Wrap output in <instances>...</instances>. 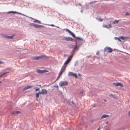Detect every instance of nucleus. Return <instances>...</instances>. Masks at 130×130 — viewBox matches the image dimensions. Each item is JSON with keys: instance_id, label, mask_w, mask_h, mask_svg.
<instances>
[{"instance_id": "f257e3e1", "label": "nucleus", "mask_w": 130, "mask_h": 130, "mask_svg": "<svg viewBox=\"0 0 130 130\" xmlns=\"http://www.w3.org/2000/svg\"><path fill=\"white\" fill-rule=\"evenodd\" d=\"M43 58L49 59V58L48 57L45 55H41L37 57H35L34 58V59L36 60Z\"/></svg>"}, {"instance_id": "f03ea898", "label": "nucleus", "mask_w": 130, "mask_h": 130, "mask_svg": "<svg viewBox=\"0 0 130 130\" xmlns=\"http://www.w3.org/2000/svg\"><path fill=\"white\" fill-rule=\"evenodd\" d=\"M68 84V82L67 81H61L59 84V85L60 87L63 86H67Z\"/></svg>"}, {"instance_id": "7ed1b4c3", "label": "nucleus", "mask_w": 130, "mask_h": 130, "mask_svg": "<svg viewBox=\"0 0 130 130\" xmlns=\"http://www.w3.org/2000/svg\"><path fill=\"white\" fill-rule=\"evenodd\" d=\"M104 51L107 53H111L112 51V49L109 47H106L104 48Z\"/></svg>"}, {"instance_id": "20e7f679", "label": "nucleus", "mask_w": 130, "mask_h": 130, "mask_svg": "<svg viewBox=\"0 0 130 130\" xmlns=\"http://www.w3.org/2000/svg\"><path fill=\"white\" fill-rule=\"evenodd\" d=\"M72 57V55L70 56L64 63L65 65L68 64L70 61Z\"/></svg>"}, {"instance_id": "39448f33", "label": "nucleus", "mask_w": 130, "mask_h": 130, "mask_svg": "<svg viewBox=\"0 0 130 130\" xmlns=\"http://www.w3.org/2000/svg\"><path fill=\"white\" fill-rule=\"evenodd\" d=\"M113 84L116 86H120L121 87H123L122 84L120 83H113Z\"/></svg>"}, {"instance_id": "423d86ee", "label": "nucleus", "mask_w": 130, "mask_h": 130, "mask_svg": "<svg viewBox=\"0 0 130 130\" xmlns=\"http://www.w3.org/2000/svg\"><path fill=\"white\" fill-rule=\"evenodd\" d=\"M66 67V66L62 68L59 74V75L58 76L59 77H60V76L61 75L62 73L64 71Z\"/></svg>"}, {"instance_id": "0eeeda50", "label": "nucleus", "mask_w": 130, "mask_h": 130, "mask_svg": "<svg viewBox=\"0 0 130 130\" xmlns=\"http://www.w3.org/2000/svg\"><path fill=\"white\" fill-rule=\"evenodd\" d=\"M102 26L103 27L106 28L107 29H109L112 27L111 25V24L108 25L104 24Z\"/></svg>"}, {"instance_id": "6e6552de", "label": "nucleus", "mask_w": 130, "mask_h": 130, "mask_svg": "<svg viewBox=\"0 0 130 130\" xmlns=\"http://www.w3.org/2000/svg\"><path fill=\"white\" fill-rule=\"evenodd\" d=\"M66 31L68 32L69 34H70L73 37L75 38H76L74 34L70 31L69 29L66 28Z\"/></svg>"}, {"instance_id": "1a4fd4ad", "label": "nucleus", "mask_w": 130, "mask_h": 130, "mask_svg": "<svg viewBox=\"0 0 130 130\" xmlns=\"http://www.w3.org/2000/svg\"><path fill=\"white\" fill-rule=\"evenodd\" d=\"M21 113V112L20 111H16L12 112V114L13 115H15L16 114H18L20 113Z\"/></svg>"}, {"instance_id": "9d476101", "label": "nucleus", "mask_w": 130, "mask_h": 130, "mask_svg": "<svg viewBox=\"0 0 130 130\" xmlns=\"http://www.w3.org/2000/svg\"><path fill=\"white\" fill-rule=\"evenodd\" d=\"M33 87V86H27V87H25L24 88L23 90V91H25L27 90L28 89H30V88H32Z\"/></svg>"}, {"instance_id": "9b49d317", "label": "nucleus", "mask_w": 130, "mask_h": 130, "mask_svg": "<svg viewBox=\"0 0 130 130\" xmlns=\"http://www.w3.org/2000/svg\"><path fill=\"white\" fill-rule=\"evenodd\" d=\"M41 92L43 95L46 94L47 93V91L45 89H43L42 90Z\"/></svg>"}, {"instance_id": "f8f14e48", "label": "nucleus", "mask_w": 130, "mask_h": 130, "mask_svg": "<svg viewBox=\"0 0 130 130\" xmlns=\"http://www.w3.org/2000/svg\"><path fill=\"white\" fill-rule=\"evenodd\" d=\"M37 71L38 73H42L47 72L45 70H41L39 69L37 70Z\"/></svg>"}, {"instance_id": "ddd939ff", "label": "nucleus", "mask_w": 130, "mask_h": 130, "mask_svg": "<svg viewBox=\"0 0 130 130\" xmlns=\"http://www.w3.org/2000/svg\"><path fill=\"white\" fill-rule=\"evenodd\" d=\"M64 39L67 41H72L73 40V39L71 37H64Z\"/></svg>"}, {"instance_id": "4468645a", "label": "nucleus", "mask_w": 130, "mask_h": 130, "mask_svg": "<svg viewBox=\"0 0 130 130\" xmlns=\"http://www.w3.org/2000/svg\"><path fill=\"white\" fill-rule=\"evenodd\" d=\"M34 27L36 28H39L41 27H43L44 26H43L38 25L35 24Z\"/></svg>"}, {"instance_id": "2eb2a0df", "label": "nucleus", "mask_w": 130, "mask_h": 130, "mask_svg": "<svg viewBox=\"0 0 130 130\" xmlns=\"http://www.w3.org/2000/svg\"><path fill=\"white\" fill-rule=\"evenodd\" d=\"M119 38L122 40L126 39H129V37H124L123 36H121L119 37Z\"/></svg>"}, {"instance_id": "dca6fc26", "label": "nucleus", "mask_w": 130, "mask_h": 130, "mask_svg": "<svg viewBox=\"0 0 130 130\" xmlns=\"http://www.w3.org/2000/svg\"><path fill=\"white\" fill-rule=\"evenodd\" d=\"M5 36H4V37L5 38H9V39H13L14 37V36L12 35L11 36H5Z\"/></svg>"}, {"instance_id": "f3484780", "label": "nucleus", "mask_w": 130, "mask_h": 130, "mask_svg": "<svg viewBox=\"0 0 130 130\" xmlns=\"http://www.w3.org/2000/svg\"><path fill=\"white\" fill-rule=\"evenodd\" d=\"M109 116L108 115H105V114L103 115L101 117V118L102 119H103V118L108 117H109Z\"/></svg>"}, {"instance_id": "a211bd4d", "label": "nucleus", "mask_w": 130, "mask_h": 130, "mask_svg": "<svg viewBox=\"0 0 130 130\" xmlns=\"http://www.w3.org/2000/svg\"><path fill=\"white\" fill-rule=\"evenodd\" d=\"M109 96L110 97H112L114 99H116L117 98V97L114 94H109Z\"/></svg>"}, {"instance_id": "6ab92c4d", "label": "nucleus", "mask_w": 130, "mask_h": 130, "mask_svg": "<svg viewBox=\"0 0 130 130\" xmlns=\"http://www.w3.org/2000/svg\"><path fill=\"white\" fill-rule=\"evenodd\" d=\"M33 22L35 23H41V22L40 21L37 20H35Z\"/></svg>"}, {"instance_id": "aec40b11", "label": "nucleus", "mask_w": 130, "mask_h": 130, "mask_svg": "<svg viewBox=\"0 0 130 130\" xmlns=\"http://www.w3.org/2000/svg\"><path fill=\"white\" fill-rule=\"evenodd\" d=\"M119 21V20H118V21L116 20V21L113 22H112V24H118V22Z\"/></svg>"}, {"instance_id": "412c9836", "label": "nucleus", "mask_w": 130, "mask_h": 130, "mask_svg": "<svg viewBox=\"0 0 130 130\" xmlns=\"http://www.w3.org/2000/svg\"><path fill=\"white\" fill-rule=\"evenodd\" d=\"M8 73L9 72H6L0 75V77H2L3 75H5V74Z\"/></svg>"}, {"instance_id": "4be33fe9", "label": "nucleus", "mask_w": 130, "mask_h": 130, "mask_svg": "<svg viewBox=\"0 0 130 130\" xmlns=\"http://www.w3.org/2000/svg\"><path fill=\"white\" fill-rule=\"evenodd\" d=\"M73 73H73L72 72H70L68 74H69V76H73Z\"/></svg>"}, {"instance_id": "5701e85b", "label": "nucleus", "mask_w": 130, "mask_h": 130, "mask_svg": "<svg viewBox=\"0 0 130 130\" xmlns=\"http://www.w3.org/2000/svg\"><path fill=\"white\" fill-rule=\"evenodd\" d=\"M75 38L77 40H83V39L82 38H80L79 37H76Z\"/></svg>"}, {"instance_id": "b1692460", "label": "nucleus", "mask_w": 130, "mask_h": 130, "mask_svg": "<svg viewBox=\"0 0 130 130\" xmlns=\"http://www.w3.org/2000/svg\"><path fill=\"white\" fill-rule=\"evenodd\" d=\"M36 97L37 98L36 100L38 101V98L39 97V94L38 93H37L36 94Z\"/></svg>"}, {"instance_id": "393cba45", "label": "nucleus", "mask_w": 130, "mask_h": 130, "mask_svg": "<svg viewBox=\"0 0 130 130\" xmlns=\"http://www.w3.org/2000/svg\"><path fill=\"white\" fill-rule=\"evenodd\" d=\"M73 76H74L76 78H77V74L75 73H73Z\"/></svg>"}, {"instance_id": "a878e982", "label": "nucleus", "mask_w": 130, "mask_h": 130, "mask_svg": "<svg viewBox=\"0 0 130 130\" xmlns=\"http://www.w3.org/2000/svg\"><path fill=\"white\" fill-rule=\"evenodd\" d=\"M115 39H117L119 41H121V40H120V39H119V38H118L117 37H115Z\"/></svg>"}, {"instance_id": "bb28decb", "label": "nucleus", "mask_w": 130, "mask_h": 130, "mask_svg": "<svg viewBox=\"0 0 130 130\" xmlns=\"http://www.w3.org/2000/svg\"><path fill=\"white\" fill-rule=\"evenodd\" d=\"M98 21H99L102 22L103 20V19H98Z\"/></svg>"}, {"instance_id": "cd10ccee", "label": "nucleus", "mask_w": 130, "mask_h": 130, "mask_svg": "<svg viewBox=\"0 0 130 130\" xmlns=\"http://www.w3.org/2000/svg\"><path fill=\"white\" fill-rule=\"evenodd\" d=\"M35 24L33 23H31L30 24V25L31 26H32L34 27L35 25Z\"/></svg>"}, {"instance_id": "c85d7f7f", "label": "nucleus", "mask_w": 130, "mask_h": 130, "mask_svg": "<svg viewBox=\"0 0 130 130\" xmlns=\"http://www.w3.org/2000/svg\"><path fill=\"white\" fill-rule=\"evenodd\" d=\"M9 12L10 13H16V12H14L13 11H10Z\"/></svg>"}, {"instance_id": "c756f323", "label": "nucleus", "mask_w": 130, "mask_h": 130, "mask_svg": "<svg viewBox=\"0 0 130 130\" xmlns=\"http://www.w3.org/2000/svg\"><path fill=\"white\" fill-rule=\"evenodd\" d=\"M130 15V14L129 13H128V12H126V13L125 14V15Z\"/></svg>"}, {"instance_id": "7c9ffc66", "label": "nucleus", "mask_w": 130, "mask_h": 130, "mask_svg": "<svg viewBox=\"0 0 130 130\" xmlns=\"http://www.w3.org/2000/svg\"><path fill=\"white\" fill-rule=\"evenodd\" d=\"M39 90H40L39 88H38L37 89H36V91H39Z\"/></svg>"}, {"instance_id": "2f4dec72", "label": "nucleus", "mask_w": 130, "mask_h": 130, "mask_svg": "<svg viewBox=\"0 0 130 130\" xmlns=\"http://www.w3.org/2000/svg\"><path fill=\"white\" fill-rule=\"evenodd\" d=\"M38 93V94H39V95H41V94H42V92H39Z\"/></svg>"}, {"instance_id": "473e14b6", "label": "nucleus", "mask_w": 130, "mask_h": 130, "mask_svg": "<svg viewBox=\"0 0 130 130\" xmlns=\"http://www.w3.org/2000/svg\"><path fill=\"white\" fill-rule=\"evenodd\" d=\"M83 92H84V91H81L80 92V93H81V94L83 93Z\"/></svg>"}, {"instance_id": "72a5a7b5", "label": "nucleus", "mask_w": 130, "mask_h": 130, "mask_svg": "<svg viewBox=\"0 0 130 130\" xmlns=\"http://www.w3.org/2000/svg\"><path fill=\"white\" fill-rule=\"evenodd\" d=\"M4 63V62L3 61H0V64L3 63Z\"/></svg>"}, {"instance_id": "f704fd0d", "label": "nucleus", "mask_w": 130, "mask_h": 130, "mask_svg": "<svg viewBox=\"0 0 130 130\" xmlns=\"http://www.w3.org/2000/svg\"><path fill=\"white\" fill-rule=\"evenodd\" d=\"M128 115L129 116H130V111H129L128 112Z\"/></svg>"}, {"instance_id": "c9c22d12", "label": "nucleus", "mask_w": 130, "mask_h": 130, "mask_svg": "<svg viewBox=\"0 0 130 130\" xmlns=\"http://www.w3.org/2000/svg\"><path fill=\"white\" fill-rule=\"evenodd\" d=\"M54 87H56V88H58V86L57 85L56 86H54Z\"/></svg>"}, {"instance_id": "e433bc0d", "label": "nucleus", "mask_w": 130, "mask_h": 130, "mask_svg": "<svg viewBox=\"0 0 130 130\" xmlns=\"http://www.w3.org/2000/svg\"><path fill=\"white\" fill-rule=\"evenodd\" d=\"M101 129V128L100 127H99V128L97 130H100Z\"/></svg>"}, {"instance_id": "4c0bfd02", "label": "nucleus", "mask_w": 130, "mask_h": 130, "mask_svg": "<svg viewBox=\"0 0 130 130\" xmlns=\"http://www.w3.org/2000/svg\"><path fill=\"white\" fill-rule=\"evenodd\" d=\"M72 104H73V105H74V102L73 101H72Z\"/></svg>"}, {"instance_id": "58836bf2", "label": "nucleus", "mask_w": 130, "mask_h": 130, "mask_svg": "<svg viewBox=\"0 0 130 130\" xmlns=\"http://www.w3.org/2000/svg\"><path fill=\"white\" fill-rule=\"evenodd\" d=\"M51 26H54V25H53V24L51 25Z\"/></svg>"}, {"instance_id": "ea45409f", "label": "nucleus", "mask_w": 130, "mask_h": 130, "mask_svg": "<svg viewBox=\"0 0 130 130\" xmlns=\"http://www.w3.org/2000/svg\"><path fill=\"white\" fill-rule=\"evenodd\" d=\"M104 101H105V102H106V100H105V99H104Z\"/></svg>"}, {"instance_id": "a19ab883", "label": "nucleus", "mask_w": 130, "mask_h": 130, "mask_svg": "<svg viewBox=\"0 0 130 130\" xmlns=\"http://www.w3.org/2000/svg\"><path fill=\"white\" fill-rule=\"evenodd\" d=\"M90 56H88L87 57L88 58H89L90 57Z\"/></svg>"}, {"instance_id": "79ce46f5", "label": "nucleus", "mask_w": 130, "mask_h": 130, "mask_svg": "<svg viewBox=\"0 0 130 130\" xmlns=\"http://www.w3.org/2000/svg\"><path fill=\"white\" fill-rule=\"evenodd\" d=\"M108 123V122H106V124H107Z\"/></svg>"}, {"instance_id": "37998d69", "label": "nucleus", "mask_w": 130, "mask_h": 130, "mask_svg": "<svg viewBox=\"0 0 130 130\" xmlns=\"http://www.w3.org/2000/svg\"><path fill=\"white\" fill-rule=\"evenodd\" d=\"M2 82L1 81H0V83H2Z\"/></svg>"}, {"instance_id": "c03bdc74", "label": "nucleus", "mask_w": 130, "mask_h": 130, "mask_svg": "<svg viewBox=\"0 0 130 130\" xmlns=\"http://www.w3.org/2000/svg\"><path fill=\"white\" fill-rule=\"evenodd\" d=\"M82 11H82V10L81 11L82 12Z\"/></svg>"}, {"instance_id": "a18cd8bd", "label": "nucleus", "mask_w": 130, "mask_h": 130, "mask_svg": "<svg viewBox=\"0 0 130 130\" xmlns=\"http://www.w3.org/2000/svg\"><path fill=\"white\" fill-rule=\"evenodd\" d=\"M129 6H130V5H129Z\"/></svg>"}]
</instances>
